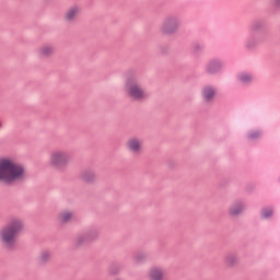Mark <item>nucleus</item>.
<instances>
[{
  "label": "nucleus",
  "instance_id": "nucleus-26",
  "mask_svg": "<svg viewBox=\"0 0 280 280\" xmlns=\"http://www.w3.org/2000/svg\"><path fill=\"white\" fill-rule=\"evenodd\" d=\"M194 54H200V46H199V44H195V46H194Z\"/></svg>",
  "mask_w": 280,
  "mask_h": 280
},
{
  "label": "nucleus",
  "instance_id": "nucleus-19",
  "mask_svg": "<svg viewBox=\"0 0 280 280\" xmlns=\"http://www.w3.org/2000/svg\"><path fill=\"white\" fill-rule=\"evenodd\" d=\"M238 80L244 84H250V82H253V77H250V74H241Z\"/></svg>",
  "mask_w": 280,
  "mask_h": 280
},
{
  "label": "nucleus",
  "instance_id": "nucleus-21",
  "mask_svg": "<svg viewBox=\"0 0 280 280\" xmlns=\"http://www.w3.org/2000/svg\"><path fill=\"white\" fill-rule=\"evenodd\" d=\"M262 27H264V22H261V21H255L252 24V31L253 32H259L260 30H262Z\"/></svg>",
  "mask_w": 280,
  "mask_h": 280
},
{
  "label": "nucleus",
  "instance_id": "nucleus-12",
  "mask_svg": "<svg viewBox=\"0 0 280 280\" xmlns=\"http://www.w3.org/2000/svg\"><path fill=\"white\" fill-rule=\"evenodd\" d=\"M201 95L205 102H211L215 97V89L211 85H207L202 89Z\"/></svg>",
  "mask_w": 280,
  "mask_h": 280
},
{
  "label": "nucleus",
  "instance_id": "nucleus-4",
  "mask_svg": "<svg viewBox=\"0 0 280 280\" xmlns=\"http://www.w3.org/2000/svg\"><path fill=\"white\" fill-rule=\"evenodd\" d=\"M69 161H71L69 153L65 151H55L50 154L49 165L56 172L63 174L69 167Z\"/></svg>",
  "mask_w": 280,
  "mask_h": 280
},
{
  "label": "nucleus",
  "instance_id": "nucleus-18",
  "mask_svg": "<svg viewBox=\"0 0 280 280\" xmlns=\"http://www.w3.org/2000/svg\"><path fill=\"white\" fill-rule=\"evenodd\" d=\"M59 218L63 224H67V222H70L71 218H73V213L69 211H62L59 213Z\"/></svg>",
  "mask_w": 280,
  "mask_h": 280
},
{
  "label": "nucleus",
  "instance_id": "nucleus-14",
  "mask_svg": "<svg viewBox=\"0 0 280 280\" xmlns=\"http://www.w3.org/2000/svg\"><path fill=\"white\" fill-rule=\"evenodd\" d=\"M242 211H244V203L242 201H236L232 203V206L229 209V213L234 217L240 215Z\"/></svg>",
  "mask_w": 280,
  "mask_h": 280
},
{
  "label": "nucleus",
  "instance_id": "nucleus-9",
  "mask_svg": "<svg viewBox=\"0 0 280 280\" xmlns=\"http://www.w3.org/2000/svg\"><path fill=\"white\" fill-rule=\"evenodd\" d=\"M224 266L225 268H237V264H240V258L237 257V253H228L224 256Z\"/></svg>",
  "mask_w": 280,
  "mask_h": 280
},
{
  "label": "nucleus",
  "instance_id": "nucleus-11",
  "mask_svg": "<svg viewBox=\"0 0 280 280\" xmlns=\"http://www.w3.org/2000/svg\"><path fill=\"white\" fill-rule=\"evenodd\" d=\"M127 148L130 152H133V154H139L141 152V141L137 138H130L127 141Z\"/></svg>",
  "mask_w": 280,
  "mask_h": 280
},
{
  "label": "nucleus",
  "instance_id": "nucleus-22",
  "mask_svg": "<svg viewBox=\"0 0 280 280\" xmlns=\"http://www.w3.org/2000/svg\"><path fill=\"white\" fill-rule=\"evenodd\" d=\"M259 42L257 40V39H255V37H252V38H249L248 40H247V45H246V47H247V49H255V47H257V44H258Z\"/></svg>",
  "mask_w": 280,
  "mask_h": 280
},
{
  "label": "nucleus",
  "instance_id": "nucleus-3",
  "mask_svg": "<svg viewBox=\"0 0 280 280\" xmlns=\"http://www.w3.org/2000/svg\"><path fill=\"white\" fill-rule=\"evenodd\" d=\"M124 91L131 102H144V100H148V94L141 86V81L135 70H128L125 73Z\"/></svg>",
  "mask_w": 280,
  "mask_h": 280
},
{
  "label": "nucleus",
  "instance_id": "nucleus-20",
  "mask_svg": "<svg viewBox=\"0 0 280 280\" xmlns=\"http://www.w3.org/2000/svg\"><path fill=\"white\" fill-rule=\"evenodd\" d=\"M272 213H275V210H272V209H266V208H264V209L260 211L261 218H265V220H268V218H271Z\"/></svg>",
  "mask_w": 280,
  "mask_h": 280
},
{
  "label": "nucleus",
  "instance_id": "nucleus-28",
  "mask_svg": "<svg viewBox=\"0 0 280 280\" xmlns=\"http://www.w3.org/2000/svg\"><path fill=\"white\" fill-rule=\"evenodd\" d=\"M254 187L253 186H247V191H253Z\"/></svg>",
  "mask_w": 280,
  "mask_h": 280
},
{
  "label": "nucleus",
  "instance_id": "nucleus-13",
  "mask_svg": "<svg viewBox=\"0 0 280 280\" xmlns=\"http://www.w3.org/2000/svg\"><path fill=\"white\" fill-rule=\"evenodd\" d=\"M124 270V266L120 262H112L108 267L109 277H119Z\"/></svg>",
  "mask_w": 280,
  "mask_h": 280
},
{
  "label": "nucleus",
  "instance_id": "nucleus-27",
  "mask_svg": "<svg viewBox=\"0 0 280 280\" xmlns=\"http://www.w3.org/2000/svg\"><path fill=\"white\" fill-rule=\"evenodd\" d=\"M273 7L280 8V0H273Z\"/></svg>",
  "mask_w": 280,
  "mask_h": 280
},
{
  "label": "nucleus",
  "instance_id": "nucleus-29",
  "mask_svg": "<svg viewBox=\"0 0 280 280\" xmlns=\"http://www.w3.org/2000/svg\"><path fill=\"white\" fill-rule=\"evenodd\" d=\"M2 127H3V124L0 122V128H2Z\"/></svg>",
  "mask_w": 280,
  "mask_h": 280
},
{
  "label": "nucleus",
  "instance_id": "nucleus-6",
  "mask_svg": "<svg viewBox=\"0 0 280 280\" xmlns=\"http://www.w3.org/2000/svg\"><path fill=\"white\" fill-rule=\"evenodd\" d=\"M177 30H178V20H176V18H167L164 21V24L162 26L163 34H166L167 36H172V34H176Z\"/></svg>",
  "mask_w": 280,
  "mask_h": 280
},
{
  "label": "nucleus",
  "instance_id": "nucleus-15",
  "mask_svg": "<svg viewBox=\"0 0 280 280\" xmlns=\"http://www.w3.org/2000/svg\"><path fill=\"white\" fill-rule=\"evenodd\" d=\"M51 54H54V47H51L49 45L42 46L38 49L39 58H49L51 56Z\"/></svg>",
  "mask_w": 280,
  "mask_h": 280
},
{
  "label": "nucleus",
  "instance_id": "nucleus-8",
  "mask_svg": "<svg viewBox=\"0 0 280 280\" xmlns=\"http://www.w3.org/2000/svg\"><path fill=\"white\" fill-rule=\"evenodd\" d=\"M82 12V9L79 5H72L68 9V11L65 13V21L67 23H73L78 16H80V13Z\"/></svg>",
  "mask_w": 280,
  "mask_h": 280
},
{
  "label": "nucleus",
  "instance_id": "nucleus-5",
  "mask_svg": "<svg viewBox=\"0 0 280 280\" xmlns=\"http://www.w3.org/2000/svg\"><path fill=\"white\" fill-rule=\"evenodd\" d=\"M100 240V230L97 228H88L81 234L77 236L75 246L82 248V246H89Z\"/></svg>",
  "mask_w": 280,
  "mask_h": 280
},
{
  "label": "nucleus",
  "instance_id": "nucleus-16",
  "mask_svg": "<svg viewBox=\"0 0 280 280\" xmlns=\"http://www.w3.org/2000/svg\"><path fill=\"white\" fill-rule=\"evenodd\" d=\"M49 259H51V254L47 250L42 252L39 257L37 258L39 266H47L49 264Z\"/></svg>",
  "mask_w": 280,
  "mask_h": 280
},
{
  "label": "nucleus",
  "instance_id": "nucleus-24",
  "mask_svg": "<svg viewBox=\"0 0 280 280\" xmlns=\"http://www.w3.org/2000/svg\"><path fill=\"white\" fill-rule=\"evenodd\" d=\"M159 49L162 56H167V54H170V46L167 45H160Z\"/></svg>",
  "mask_w": 280,
  "mask_h": 280
},
{
  "label": "nucleus",
  "instance_id": "nucleus-25",
  "mask_svg": "<svg viewBox=\"0 0 280 280\" xmlns=\"http://www.w3.org/2000/svg\"><path fill=\"white\" fill-rule=\"evenodd\" d=\"M133 259L137 261V264H143V261H145V255L144 254H136L133 256Z\"/></svg>",
  "mask_w": 280,
  "mask_h": 280
},
{
  "label": "nucleus",
  "instance_id": "nucleus-23",
  "mask_svg": "<svg viewBox=\"0 0 280 280\" xmlns=\"http://www.w3.org/2000/svg\"><path fill=\"white\" fill-rule=\"evenodd\" d=\"M259 137H261V131H250L247 133V138L252 140L259 139Z\"/></svg>",
  "mask_w": 280,
  "mask_h": 280
},
{
  "label": "nucleus",
  "instance_id": "nucleus-2",
  "mask_svg": "<svg viewBox=\"0 0 280 280\" xmlns=\"http://www.w3.org/2000/svg\"><path fill=\"white\" fill-rule=\"evenodd\" d=\"M23 229L24 224L21 219H12L8 225L0 230V244L4 250H8V253L15 250L16 240H19Z\"/></svg>",
  "mask_w": 280,
  "mask_h": 280
},
{
  "label": "nucleus",
  "instance_id": "nucleus-1",
  "mask_svg": "<svg viewBox=\"0 0 280 280\" xmlns=\"http://www.w3.org/2000/svg\"><path fill=\"white\" fill-rule=\"evenodd\" d=\"M27 178L25 166L14 162L10 158H0V183L12 186L15 183H23Z\"/></svg>",
  "mask_w": 280,
  "mask_h": 280
},
{
  "label": "nucleus",
  "instance_id": "nucleus-7",
  "mask_svg": "<svg viewBox=\"0 0 280 280\" xmlns=\"http://www.w3.org/2000/svg\"><path fill=\"white\" fill-rule=\"evenodd\" d=\"M79 178L86 185H93L97 180V174H95V171L88 168L80 173Z\"/></svg>",
  "mask_w": 280,
  "mask_h": 280
},
{
  "label": "nucleus",
  "instance_id": "nucleus-17",
  "mask_svg": "<svg viewBox=\"0 0 280 280\" xmlns=\"http://www.w3.org/2000/svg\"><path fill=\"white\" fill-rule=\"evenodd\" d=\"M149 279L150 280H163V271L161 269L153 267L149 271Z\"/></svg>",
  "mask_w": 280,
  "mask_h": 280
},
{
  "label": "nucleus",
  "instance_id": "nucleus-10",
  "mask_svg": "<svg viewBox=\"0 0 280 280\" xmlns=\"http://www.w3.org/2000/svg\"><path fill=\"white\" fill-rule=\"evenodd\" d=\"M207 73L210 75H215V73H220L222 71V61L218 59H212L208 62L207 67Z\"/></svg>",
  "mask_w": 280,
  "mask_h": 280
}]
</instances>
